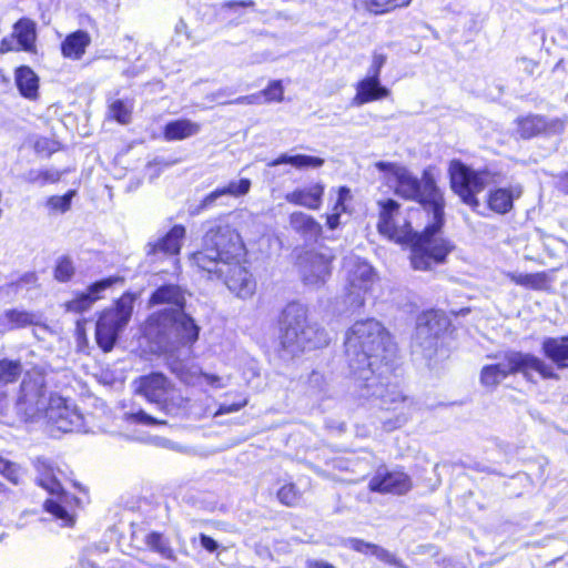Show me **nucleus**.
I'll return each instance as SVG.
<instances>
[{"label": "nucleus", "instance_id": "nucleus-1", "mask_svg": "<svg viewBox=\"0 0 568 568\" xmlns=\"http://www.w3.org/2000/svg\"><path fill=\"white\" fill-rule=\"evenodd\" d=\"M344 345L354 395L379 410L385 432L404 426L414 400L392 383L396 347L388 331L375 318L359 320L346 331Z\"/></svg>", "mask_w": 568, "mask_h": 568}, {"label": "nucleus", "instance_id": "nucleus-2", "mask_svg": "<svg viewBox=\"0 0 568 568\" xmlns=\"http://www.w3.org/2000/svg\"><path fill=\"white\" fill-rule=\"evenodd\" d=\"M375 166L393 179L395 194L418 202L430 217L424 231L418 233L406 219L400 223L399 204L395 200L379 201L378 232L397 243L410 245V263L415 270L427 271L444 263L455 245L440 234L445 223V199L432 173L424 171L418 179L395 163L381 161Z\"/></svg>", "mask_w": 568, "mask_h": 568}, {"label": "nucleus", "instance_id": "nucleus-3", "mask_svg": "<svg viewBox=\"0 0 568 568\" xmlns=\"http://www.w3.org/2000/svg\"><path fill=\"white\" fill-rule=\"evenodd\" d=\"M202 250L192 254V262L202 271L215 270L219 264L225 266L230 260L241 258L244 244L239 232L225 217L209 220L203 223Z\"/></svg>", "mask_w": 568, "mask_h": 568}, {"label": "nucleus", "instance_id": "nucleus-4", "mask_svg": "<svg viewBox=\"0 0 568 568\" xmlns=\"http://www.w3.org/2000/svg\"><path fill=\"white\" fill-rule=\"evenodd\" d=\"M149 331L160 349L172 353L191 348L199 339L201 327L185 308H164L149 318Z\"/></svg>", "mask_w": 568, "mask_h": 568}, {"label": "nucleus", "instance_id": "nucleus-5", "mask_svg": "<svg viewBox=\"0 0 568 568\" xmlns=\"http://www.w3.org/2000/svg\"><path fill=\"white\" fill-rule=\"evenodd\" d=\"M280 343L290 356L303 352L316 335L308 322L307 307L298 302L288 303L278 317Z\"/></svg>", "mask_w": 568, "mask_h": 568}, {"label": "nucleus", "instance_id": "nucleus-6", "mask_svg": "<svg viewBox=\"0 0 568 568\" xmlns=\"http://www.w3.org/2000/svg\"><path fill=\"white\" fill-rule=\"evenodd\" d=\"M37 470V483L50 495L55 498H49L44 501V509L61 520V526L70 527L74 524V516L69 511L68 505L70 498L64 494L61 485V477L64 473L55 466V464L47 457H37L33 460Z\"/></svg>", "mask_w": 568, "mask_h": 568}, {"label": "nucleus", "instance_id": "nucleus-7", "mask_svg": "<svg viewBox=\"0 0 568 568\" xmlns=\"http://www.w3.org/2000/svg\"><path fill=\"white\" fill-rule=\"evenodd\" d=\"M134 384L136 394L154 404L165 415H173L185 405L186 400L181 390L162 373L141 376Z\"/></svg>", "mask_w": 568, "mask_h": 568}, {"label": "nucleus", "instance_id": "nucleus-8", "mask_svg": "<svg viewBox=\"0 0 568 568\" xmlns=\"http://www.w3.org/2000/svg\"><path fill=\"white\" fill-rule=\"evenodd\" d=\"M134 296L123 294L113 306L105 308L95 325V339L103 352L113 349L121 332L128 325L133 312Z\"/></svg>", "mask_w": 568, "mask_h": 568}, {"label": "nucleus", "instance_id": "nucleus-9", "mask_svg": "<svg viewBox=\"0 0 568 568\" xmlns=\"http://www.w3.org/2000/svg\"><path fill=\"white\" fill-rule=\"evenodd\" d=\"M452 190L460 197L463 203L477 212L480 202L477 194L485 190L491 180L487 170L476 171L459 160H453L448 168Z\"/></svg>", "mask_w": 568, "mask_h": 568}, {"label": "nucleus", "instance_id": "nucleus-10", "mask_svg": "<svg viewBox=\"0 0 568 568\" xmlns=\"http://www.w3.org/2000/svg\"><path fill=\"white\" fill-rule=\"evenodd\" d=\"M503 358L507 364L509 376L520 374L526 382L531 383H536V374L544 381L560 379L551 364L532 353L510 349L504 353Z\"/></svg>", "mask_w": 568, "mask_h": 568}, {"label": "nucleus", "instance_id": "nucleus-11", "mask_svg": "<svg viewBox=\"0 0 568 568\" xmlns=\"http://www.w3.org/2000/svg\"><path fill=\"white\" fill-rule=\"evenodd\" d=\"M45 387L41 378H24L20 385L14 409L23 422H33L45 415Z\"/></svg>", "mask_w": 568, "mask_h": 568}, {"label": "nucleus", "instance_id": "nucleus-12", "mask_svg": "<svg viewBox=\"0 0 568 568\" xmlns=\"http://www.w3.org/2000/svg\"><path fill=\"white\" fill-rule=\"evenodd\" d=\"M44 417L52 428L62 433L84 429V417L77 405L57 394L49 396Z\"/></svg>", "mask_w": 568, "mask_h": 568}, {"label": "nucleus", "instance_id": "nucleus-13", "mask_svg": "<svg viewBox=\"0 0 568 568\" xmlns=\"http://www.w3.org/2000/svg\"><path fill=\"white\" fill-rule=\"evenodd\" d=\"M217 265L215 270H205L216 278H222L227 288L241 298L252 296L255 291V281L252 274L240 264V258L230 260Z\"/></svg>", "mask_w": 568, "mask_h": 568}, {"label": "nucleus", "instance_id": "nucleus-14", "mask_svg": "<svg viewBox=\"0 0 568 568\" xmlns=\"http://www.w3.org/2000/svg\"><path fill=\"white\" fill-rule=\"evenodd\" d=\"M448 320L444 314L429 311L417 318L414 345L419 347L425 355H430L437 347L440 334L446 331Z\"/></svg>", "mask_w": 568, "mask_h": 568}, {"label": "nucleus", "instance_id": "nucleus-15", "mask_svg": "<svg viewBox=\"0 0 568 568\" xmlns=\"http://www.w3.org/2000/svg\"><path fill=\"white\" fill-rule=\"evenodd\" d=\"M410 477L402 470L378 468L371 478L368 487L372 491L382 494L405 495L412 489Z\"/></svg>", "mask_w": 568, "mask_h": 568}, {"label": "nucleus", "instance_id": "nucleus-16", "mask_svg": "<svg viewBox=\"0 0 568 568\" xmlns=\"http://www.w3.org/2000/svg\"><path fill=\"white\" fill-rule=\"evenodd\" d=\"M121 281L118 276H110L89 285L85 292L78 294L74 298L64 304L67 312L81 314L92 307V305L102 298V293L110 288L114 283Z\"/></svg>", "mask_w": 568, "mask_h": 568}, {"label": "nucleus", "instance_id": "nucleus-17", "mask_svg": "<svg viewBox=\"0 0 568 568\" xmlns=\"http://www.w3.org/2000/svg\"><path fill=\"white\" fill-rule=\"evenodd\" d=\"M375 280L374 268L364 261H358L348 272V282L352 288L349 296L354 295L353 303L357 307L364 305V298L361 292H367Z\"/></svg>", "mask_w": 568, "mask_h": 568}, {"label": "nucleus", "instance_id": "nucleus-18", "mask_svg": "<svg viewBox=\"0 0 568 568\" xmlns=\"http://www.w3.org/2000/svg\"><path fill=\"white\" fill-rule=\"evenodd\" d=\"M541 353L556 369H568V335L544 337Z\"/></svg>", "mask_w": 568, "mask_h": 568}, {"label": "nucleus", "instance_id": "nucleus-19", "mask_svg": "<svg viewBox=\"0 0 568 568\" xmlns=\"http://www.w3.org/2000/svg\"><path fill=\"white\" fill-rule=\"evenodd\" d=\"M295 265L304 284H317L320 280V253L316 246L302 248L296 256Z\"/></svg>", "mask_w": 568, "mask_h": 568}, {"label": "nucleus", "instance_id": "nucleus-20", "mask_svg": "<svg viewBox=\"0 0 568 568\" xmlns=\"http://www.w3.org/2000/svg\"><path fill=\"white\" fill-rule=\"evenodd\" d=\"M523 194V186L514 184L508 187H497L488 192V207L497 214H506L514 207V201Z\"/></svg>", "mask_w": 568, "mask_h": 568}, {"label": "nucleus", "instance_id": "nucleus-21", "mask_svg": "<svg viewBox=\"0 0 568 568\" xmlns=\"http://www.w3.org/2000/svg\"><path fill=\"white\" fill-rule=\"evenodd\" d=\"M389 93V90L382 85L378 78L366 75L356 84V94L353 99V103L355 105H363L372 101L387 98Z\"/></svg>", "mask_w": 568, "mask_h": 568}, {"label": "nucleus", "instance_id": "nucleus-22", "mask_svg": "<svg viewBox=\"0 0 568 568\" xmlns=\"http://www.w3.org/2000/svg\"><path fill=\"white\" fill-rule=\"evenodd\" d=\"M251 189V181L248 179H240L239 181H230L227 185L223 187H217L207 194L199 204L195 212L200 213L215 204V202L224 196L231 195L234 197H239L248 193Z\"/></svg>", "mask_w": 568, "mask_h": 568}, {"label": "nucleus", "instance_id": "nucleus-23", "mask_svg": "<svg viewBox=\"0 0 568 568\" xmlns=\"http://www.w3.org/2000/svg\"><path fill=\"white\" fill-rule=\"evenodd\" d=\"M185 236V227L183 225H174L165 236L159 239L154 243H149V254L163 253L168 255H178L181 250L182 240Z\"/></svg>", "mask_w": 568, "mask_h": 568}, {"label": "nucleus", "instance_id": "nucleus-24", "mask_svg": "<svg viewBox=\"0 0 568 568\" xmlns=\"http://www.w3.org/2000/svg\"><path fill=\"white\" fill-rule=\"evenodd\" d=\"M185 291L175 284H164L158 287L151 295V305L168 304L170 308H185Z\"/></svg>", "mask_w": 568, "mask_h": 568}, {"label": "nucleus", "instance_id": "nucleus-25", "mask_svg": "<svg viewBox=\"0 0 568 568\" xmlns=\"http://www.w3.org/2000/svg\"><path fill=\"white\" fill-rule=\"evenodd\" d=\"M90 43L91 38L87 31L72 32L61 43L62 55L71 60H79L85 53Z\"/></svg>", "mask_w": 568, "mask_h": 568}, {"label": "nucleus", "instance_id": "nucleus-26", "mask_svg": "<svg viewBox=\"0 0 568 568\" xmlns=\"http://www.w3.org/2000/svg\"><path fill=\"white\" fill-rule=\"evenodd\" d=\"M2 321L9 329H18L40 325L41 316L37 313L12 308L3 313Z\"/></svg>", "mask_w": 568, "mask_h": 568}, {"label": "nucleus", "instance_id": "nucleus-27", "mask_svg": "<svg viewBox=\"0 0 568 568\" xmlns=\"http://www.w3.org/2000/svg\"><path fill=\"white\" fill-rule=\"evenodd\" d=\"M201 130L199 123L187 119L169 122L164 128V138L168 141L183 140L197 134Z\"/></svg>", "mask_w": 568, "mask_h": 568}, {"label": "nucleus", "instance_id": "nucleus-28", "mask_svg": "<svg viewBox=\"0 0 568 568\" xmlns=\"http://www.w3.org/2000/svg\"><path fill=\"white\" fill-rule=\"evenodd\" d=\"M16 84L24 98L34 99L37 97L39 79L31 68L22 65L16 70Z\"/></svg>", "mask_w": 568, "mask_h": 568}, {"label": "nucleus", "instance_id": "nucleus-29", "mask_svg": "<svg viewBox=\"0 0 568 568\" xmlns=\"http://www.w3.org/2000/svg\"><path fill=\"white\" fill-rule=\"evenodd\" d=\"M509 376L506 362L483 366L479 382L483 387L494 390L504 379Z\"/></svg>", "mask_w": 568, "mask_h": 568}, {"label": "nucleus", "instance_id": "nucleus-30", "mask_svg": "<svg viewBox=\"0 0 568 568\" xmlns=\"http://www.w3.org/2000/svg\"><path fill=\"white\" fill-rule=\"evenodd\" d=\"M549 124L542 115L529 114L518 119V133L523 139H530L548 131Z\"/></svg>", "mask_w": 568, "mask_h": 568}, {"label": "nucleus", "instance_id": "nucleus-31", "mask_svg": "<svg viewBox=\"0 0 568 568\" xmlns=\"http://www.w3.org/2000/svg\"><path fill=\"white\" fill-rule=\"evenodd\" d=\"M13 37L21 49L30 51L36 41V23L27 18L18 20L13 26Z\"/></svg>", "mask_w": 568, "mask_h": 568}, {"label": "nucleus", "instance_id": "nucleus-32", "mask_svg": "<svg viewBox=\"0 0 568 568\" xmlns=\"http://www.w3.org/2000/svg\"><path fill=\"white\" fill-rule=\"evenodd\" d=\"M144 541L150 550L159 554L162 558L169 560L176 559L174 549L171 547L169 539L162 534L158 531L149 532L145 536Z\"/></svg>", "mask_w": 568, "mask_h": 568}, {"label": "nucleus", "instance_id": "nucleus-33", "mask_svg": "<svg viewBox=\"0 0 568 568\" xmlns=\"http://www.w3.org/2000/svg\"><path fill=\"white\" fill-rule=\"evenodd\" d=\"M61 175V172L57 169H31L21 178L27 183L43 186L48 183H57Z\"/></svg>", "mask_w": 568, "mask_h": 568}, {"label": "nucleus", "instance_id": "nucleus-34", "mask_svg": "<svg viewBox=\"0 0 568 568\" xmlns=\"http://www.w3.org/2000/svg\"><path fill=\"white\" fill-rule=\"evenodd\" d=\"M286 200L294 204L316 209L320 206V185H315L310 190H297L288 193Z\"/></svg>", "mask_w": 568, "mask_h": 568}, {"label": "nucleus", "instance_id": "nucleus-35", "mask_svg": "<svg viewBox=\"0 0 568 568\" xmlns=\"http://www.w3.org/2000/svg\"><path fill=\"white\" fill-rule=\"evenodd\" d=\"M281 164H290L296 169H305V168H310V166L316 168L320 165V158L304 155V154H296V155L282 154L277 159L267 163L268 166H277Z\"/></svg>", "mask_w": 568, "mask_h": 568}, {"label": "nucleus", "instance_id": "nucleus-36", "mask_svg": "<svg viewBox=\"0 0 568 568\" xmlns=\"http://www.w3.org/2000/svg\"><path fill=\"white\" fill-rule=\"evenodd\" d=\"M508 277L515 284L532 290H542L547 282V275L544 272L529 274L509 273Z\"/></svg>", "mask_w": 568, "mask_h": 568}, {"label": "nucleus", "instance_id": "nucleus-37", "mask_svg": "<svg viewBox=\"0 0 568 568\" xmlns=\"http://www.w3.org/2000/svg\"><path fill=\"white\" fill-rule=\"evenodd\" d=\"M349 197V190L347 187H339L337 199L335 201L333 211L327 214L326 225L328 229L334 230L339 225L341 213L345 212V201Z\"/></svg>", "mask_w": 568, "mask_h": 568}, {"label": "nucleus", "instance_id": "nucleus-38", "mask_svg": "<svg viewBox=\"0 0 568 568\" xmlns=\"http://www.w3.org/2000/svg\"><path fill=\"white\" fill-rule=\"evenodd\" d=\"M22 373V365L19 361L3 358L0 361V385L14 383Z\"/></svg>", "mask_w": 568, "mask_h": 568}, {"label": "nucleus", "instance_id": "nucleus-39", "mask_svg": "<svg viewBox=\"0 0 568 568\" xmlns=\"http://www.w3.org/2000/svg\"><path fill=\"white\" fill-rule=\"evenodd\" d=\"M133 104L125 100H114L109 105V113L112 119L121 124H128L131 121Z\"/></svg>", "mask_w": 568, "mask_h": 568}, {"label": "nucleus", "instance_id": "nucleus-40", "mask_svg": "<svg viewBox=\"0 0 568 568\" xmlns=\"http://www.w3.org/2000/svg\"><path fill=\"white\" fill-rule=\"evenodd\" d=\"M366 9L375 14L406 7L412 0H361Z\"/></svg>", "mask_w": 568, "mask_h": 568}, {"label": "nucleus", "instance_id": "nucleus-41", "mask_svg": "<svg viewBox=\"0 0 568 568\" xmlns=\"http://www.w3.org/2000/svg\"><path fill=\"white\" fill-rule=\"evenodd\" d=\"M75 195V191L70 190L64 195H52L48 197L45 202V206L54 213H65L71 207V202L73 196Z\"/></svg>", "mask_w": 568, "mask_h": 568}, {"label": "nucleus", "instance_id": "nucleus-42", "mask_svg": "<svg viewBox=\"0 0 568 568\" xmlns=\"http://www.w3.org/2000/svg\"><path fill=\"white\" fill-rule=\"evenodd\" d=\"M291 224L295 230L302 231L303 233L313 232L316 235L318 232L316 221L302 212H295L291 215Z\"/></svg>", "mask_w": 568, "mask_h": 568}, {"label": "nucleus", "instance_id": "nucleus-43", "mask_svg": "<svg viewBox=\"0 0 568 568\" xmlns=\"http://www.w3.org/2000/svg\"><path fill=\"white\" fill-rule=\"evenodd\" d=\"M75 268L72 261L63 256L58 260L57 265L54 267V278L59 282H68L74 275Z\"/></svg>", "mask_w": 568, "mask_h": 568}, {"label": "nucleus", "instance_id": "nucleus-44", "mask_svg": "<svg viewBox=\"0 0 568 568\" xmlns=\"http://www.w3.org/2000/svg\"><path fill=\"white\" fill-rule=\"evenodd\" d=\"M277 498L283 505L293 507L298 505L301 500V494L296 489L295 485L286 484L278 489Z\"/></svg>", "mask_w": 568, "mask_h": 568}, {"label": "nucleus", "instance_id": "nucleus-45", "mask_svg": "<svg viewBox=\"0 0 568 568\" xmlns=\"http://www.w3.org/2000/svg\"><path fill=\"white\" fill-rule=\"evenodd\" d=\"M261 104L264 102H281L283 100L284 90L281 81H272L268 87L261 92Z\"/></svg>", "mask_w": 568, "mask_h": 568}, {"label": "nucleus", "instance_id": "nucleus-46", "mask_svg": "<svg viewBox=\"0 0 568 568\" xmlns=\"http://www.w3.org/2000/svg\"><path fill=\"white\" fill-rule=\"evenodd\" d=\"M125 418L130 423L140 424V425H144V426H155V425H165L166 424V420H164L162 418L153 417L142 409H140L135 413H126Z\"/></svg>", "mask_w": 568, "mask_h": 568}, {"label": "nucleus", "instance_id": "nucleus-47", "mask_svg": "<svg viewBox=\"0 0 568 568\" xmlns=\"http://www.w3.org/2000/svg\"><path fill=\"white\" fill-rule=\"evenodd\" d=\"M386 61L387 55L385 53L374 51L372 63L367 70V75L379 79L382 68L385 65Z\"/></svg>", "mask_w": 568, "mask_h": 568}, {"label": "nucleus", "instance_id": "nucleus-48", "mask_svg": "<svg viewBox=\"0 0 568 568\" xmlns=\"http://www.w3.org/2000/svg\"><path fill=\"white\" fill-rule=\"evenodd\" d=\"M344 545L348 547L349 549H353L357 552L364 554V555H372L375 544L367 542L365 540L358 539V538H347L344 541Z\"/></svg>", "mask_w": 568, "mask_h": 568}, {"label": "nucleus", "instance_id": "nucleus-49", "mask_svg": "<svg viewBox=\"0 0 568 568\" xmlns=\"http://www.w3.org/2000/svg\"><path fill=\"white\" fill-rule=\"evenodd\" d=\"M372 556L376 557L378 560L395 566L402 567V561L394 554L389 552L387 549L375 545V548L372 552Z\"/></svg>", "mask_w": 568, "mask_h": 568}, {"label": "nucleus", "instance_id": "nucleus-50", "mask_svg": "<svg viewBox=\"0 0 568 568\" xmlns=\"http://www.w3.org/2000/svg\"><path fill=\"white\" fill-rule=\"evenodd\" d=\"M0 473L13 484L19 483L20 474L18 466L0 457Z\"/></svg>", "mask_w": 568, "mask_h": 568}, {"label": "nucleus", "instance_id": "nucleus-51", "mask_svg": "<svg viewBox=\"0 0 568 568\" xmlns=\"http://www.w3.org/2000/svg\"><path fill=\"white\" fill-rule=\"evenodd\" d=\"M246 404H247V399L246 398L242 399L239 403H233V404L223 403V404L220 405L217 414H229V413L237 412L241 408H243L244 406H246Z\"/></svg>", "mask_w": 568, "mask_h": 568}, {"label": "nucleus", "instance_id": "nucleus-52", "mask_svg": "<svg viewBox=\"0 0 568 568\" xmlns=\"http://www.w3.org/2000/svg\"><path fill=\"white\" fill-rule=\"evenodd\" d=\"M231 104H261V94L254 93L250 95L239 97L230 101Z\"/></svg>", "mask_w": 568, "mask_h": 568}, {"label": "nucleus", "instance_id": "nucleus-53", "mask_svg": "<svg viewBox=\"0 0 568 568\" xmlns=\"http://www.w3.org/2000/svg\"><path fill=\"white\" fill-rule=\"evenodd\" d=\"M255 6L253 0L246 1H225L221 4L222 9L235 10L237 8H252Z\"/></svg>", "mask_w": 568, "mask_h": 568}, {"label": "nucleus", "instance_id": "nucleus-54", "mask_svg": "<svg viewBox=\"0 0 568 568\" xmlns=\"http://www.w3.org/2000/svg\"><path fill=\"white\" fill-rule=\"evenodd\" d=\"M200 542L201 546L210 552H214L219 548L217 541L205 534L200 535Z\"/></svg>", "mask_w": 568, "mask_h": 568}, {"label": "nucleus", "instance_id": "nucleus-55", "mask_svg": "<svg viewBox=\"0 0 568 568\" xmlns=\"http://www.w3.org/2000/svg\"><path fill=\"white\" fill-rule=\"evenodd\" d=\"M13 50H19L16 47V38L12 36L11 38H3L0 42V53H7Z\"/></svg>", "mask_w": 568, "mask_h": 568}, {"label": "nucleus", "instance_id": "nucleus-56", "mask_svg": "<svg viewBox=\"0 0 568 568\" xmlns=\"http://www.w3.org/2000/svg\"><path fill=\"white\" fill-rule=\"evenodd\" d=\"M519 63L521 64L523 71L528 75H532L538 67V63L536 61L527 58H521L519 60Z\"/></svg>", "mask_w": 568, "mask_h": 568}, {"label": "nucleus", "instance_id": "nucleus-57", "mask_svg": "<svg viewBox=\"0 0 568 568\" xmlns=\"http://www.w3.org/2000/svg\"><path fill=\"white\" fill-rule=\"evenodd\" d=\"M9 408V399L3 385H0V416H4Z\"/></svg>", "mask_w": 568, "mask_h": 568}, {"label": "nucleus", "instance_id": "nucleus-58", "mask_svg": "<svg viewBox=\"0 0 568 568\" xmlns=\"http://www.w3.org/2000/svg\"><path fill=\"white\" fill-rule=\"evenodd\" d=\"M202 376L203 378L205 379V382L213 386V387H216V388H221L223 387L224 385L221 383V377L217 376V375H214V374H206V373H202Z\"/></svg>", "mask_w": 568, "mask_h": 568}, {"label": "nucleus", "instance_id": "nucleus-59", "mask_svg": "<svg viewBox=\"0 0 568 568\" xmlns=\"http://www.w3.org/2000/svg\"><path fill=\"white\" fill-rule=\"evenodd\" d=\"M36 282H37V275L34 273H27L20 277V280L16 283V285L19 287L23 284L32 285Z\"/></svg>", "mask_w": 568, "mask_h": 568}, {"label": "nucleus", "instance_id": "nucleus-60", "mask_svg": "<svg viewBox=\"0 0 568 568\" xmlns=\"http://www.w3.org/2000/svg\"><path fill=\"white\" fill-rule=\"evenodd\" d=\"M79 568H99L92 560L88 557H81L79 561Z\"/></svg>", "mask_w": 568, "mask_h": 568}, {"label": "nucleus", "instance_id": "nucleus-61", "mask_svg": "<svg viewBox=\"0 0 568 568\" xmlns=\"http://www.w3.org/2000/svg\"><path fill=\"white\" fill-rule=\"evenodd\" d=\"M226 95V90H217L216 92L212 93L211 101H217L220 104H227L226 101H220L222 97Z\"/></svg>", "mask_w": 568, "mask_h": 568}, {"label": "nucleus", "instance_id": "nucleus-62", "mask_svg": "<svg viewBox=\"0 0 568 568\" xmlns=\"http://www.w3.org/2000/svg\"><path fill=\"white\" fill-rule=\"evenodd\" d=\"M560 184H561V187L562 190L568 193V173L565 174L561 180H560Z\"/></svg>", "mask_w": 568, "mask_h": 568}, {"label": "nucleus", "instance_id": "nucleus-63", "mask_svg": "<svg viewBox=\"0 0 568 568\" xmlns=\"http://www.w3.org/2000/svg\"><path fill=\"white\" fill-rule=\"evenodd\" d=\"M321 258H322V274L324 273V264L332 258V256H326V254L324 252H322V255H321Z\"/></svg>", "mask_w": 568, "mask_h": 568}, {"label": "nucleus", "instance_id": "nucleus-64", "mask_svg": "<svg viewBox=\"0 0 568 568\" xmlns=\"http://www.w3.org/2000/svg\"><path fill=\"white\" fill-rule=\"evenodd\" d=\"M322 568H335V567H333L332 565L322 562Z\"/></svg>", "mask_w": 568, "mask_h": 568}]
</instances>
